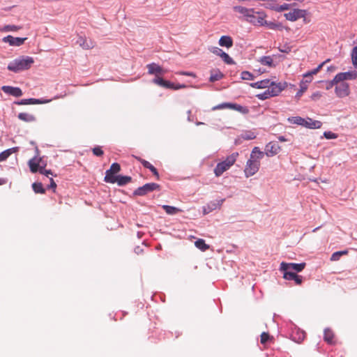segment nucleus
Masks as SVG:
<instances>
[{
  "instance_id": "obj_38",
  "label": "nucleus",
  "mask_w": 357,
  "mask_h": 357,
  "mask_svg": "<svg viewBox=\"0 0 357 357\" xmlns=\"http://www.w3.org/2000/svg\"><path fill=\"white\" fill-rule=\"evenodd\" d=\"M352 63L357 68V47H354L351 52Z\"/></svg>"
},
{
  "instance_id": "obj_49",
  "label": "nucleus",
  "mask_w": 357,
  "mask_h": 357,
  "mask_svg": "<svg viewBox=\"0 0 357 357\" xmlns=\"http://www.w3.org/2000/svg\"><path fill=\"white\" fill-rule=\"evenodd\" d=\"M46 165V164H43V166L40 167V169H39V172L42 174H44L47 176H48L50 174V175H52V172L51 170H46L44 169L45 166Z\"/></svg>"
},
{
  "instance_id": "obj_23",
  "label": "nucleus",
  "mask_w": 357,
  "mask_h": 357,
  "mask_svg": "<svg viewBox=\"0 0 357 357\" xmlns=\"http://www.w3.org/2000/svg\"><path fill=\"white\" fill-rule=\"evenodd\" d=\"M271 84V80L268 79L258 81L254 83H251L250 86L256 89H268Z\"/></svg>"
},
{
  "instance_id": "obj_6",
  "label": "nucleus",
  "mask_w": 357,
  "mask_h": 357,
  "mask_svg": "<svg viewBox=\"0 0 357 357\" xmlns=\"http://www.w3.org/2000/svg\"><path fill=\"white\" fill-rule=\"evenodd\" d=\"M160 185L155 183H149L144 185L142 187L138 188L134 192V195L137 196H144L150 192H153L155 190H158Z\"/></svg>"
},
{
  "instance_id": "obj_46",
  "label": "nucleus",
  "mask_w": 357,
  "mask_h": 357,
  "mask_svg": "<svg viewBox=\"0 0 357 357\" xmlns=\"http://www.w3.org/2000/svg\"><path fill=\"white\" fill-rule=\"evenodd\" d=\"M241 78L245 80H251L253 79V75L248 71H243L241 73Z\"/></svg>"
},
{
  "instance_id": "obj_7",
  "label": "nucleus",
  "mask_w": 357,
  "mask_h": 357,
  "mask_svg": "<svg viewBox=\"0 0 357 357\" xmlns=\"http://www.w3.org/2000/svg\"><path fill=\"white\" fill-rule=\"evenodd\" d=\"M287 86L286 82L275 83L271 81V84L268 87L270 94L272 97L278 96Z\"/></svg>"
},
{
  "instance_id": "obj_9",
  "label": "nucleus",
  "mask_w": 357,
  "mask_h": 357,
  "mask_svg": "<svg viewBox=\"0 0 357 357\" xmlns=\"http://www.w3.org/2000/svg\"><path fill=\"white\" fill-rule=\"evenodd\" d=\"M335 92L337 97L344 98L349 94V86L346 82H342L335 85Z\"/></svg>"
},
{
  "instance_id": "obj_12",
  "label": "nucleus",
  "mask_w": 357,
  "mask_h": 357,
  "mask_svg": "<svg viewBox=\"0 0 357 357\" xmlns=\"http://www.w3.org/2000/svg\"><path fill=\"white\" fill-rule=\"evenodd\" d=\"M43 164H45L42 158L34 157L29 161V166L30 168V171L32 173H36L39 172V169Z\"/></svg>"
},
{
  "instance_id": "obj_34",
  "label": "nucleus",
  "mask_w": 357,
  "mask_h": 357,
  "mask_svg": "<svg viewBox=\"0 0 357 357\" xmlns=\"http://www.w3.org/2000/svg\"><path fill=\"white\" fill-rule=\"evenodd\" d=\"M344 74L345 75L346 80H352L356 79L357 78V72L355 70L346 72L344 73Z\"/></svg>"
},
{
  "instance_id": "obj_37",
  "label": "nucleus",
  "mask_w": 357,
  "mask_h": 357,
  "mask_svg": "<svg viewBox=\"0 0 357 357\" xmlns=\"http://www.w3.org/2000/svg\"><path fill=\"white\" fill-rule=\"evenodd\" d=\"M256 97L258 98L259 100H264L268 99L269 98H271L272 96H271L269 91H268V89H266L263 93L257 94Z\"/></svg>"
},
{
  "instance_id": "obj_40",
  "label": "nucleus",
  "mask_w": 357,
  "mask_h": 357,
  "mask_svg": "<svg viewBox=\"0 0 357 357\" xmlns=\"http://www.w3.org/2000/svg\"><path fill=\"white\" fill-rule=\"evenodd\" d=\"M307 86L306 84H303V83L301 82L300 83V89L296 93V97L297 98H300L301 96L303 95V93L307 89Z\"/></svg>"
},
{
  "instance_id": "obj_30",
  "label": "nucleus",
  "mask_w": 357,
  "mask_h": 357,
  "mask_svg": "<svg viewBox=\"0 0 357 357\" xmlns=\"http://www.w3.org/2000/svg\"><path fill=\"white\" fill-rule=\"evenodd\" d=\"M195 246L200 249L202 251H205L208 249L209 246L206 244L205 241L203 239H198L195 242Z\"/></svg>"
},
{
  "instance_id": "obj_51",
  "label": "nucleus",
  "mask_w": 357,
  "mask_h": 357,
  "mask_svg": "<svg viewBox=\"0 0 357 357\" xmlns=\"http://www.w3.org/2000/svg\"><path fill=\"white\" fill-rule=\"evenodd\" d=\"M163 79L161 77L155 76V77L153 79V82L158 86H162L163 83Z\"/></svg>"
},
{
  "instance_id": "obj_2",
  "label": "nucleus",
  "mask_w": 357,
  "mask_h": 357,
  "mask_svg": "<svg viewBox=\"0 0 357 357\" xmlns=\"http://www.w3.org/2000/svg\"><path fill=\"white\" fill-rule=\"evenodd\" d=\"M264 153L261 151L258 147H255L250 154V158L248 160L244 172L246 177L255 174L260 167V160L263 158Z\"/></svg>"
},
{
  "instance_id": "obj_58",
  "label": "nucleus",
  "mask_w": 357,
  "mask_h": 357,
  "mask_svg": "<svg viewBox=\"0 0 357 357\" xmlns=\"http://www.w3.org/2000/svg\"><path fill=\"white\" fill-rule=\"evenodd\" d=\"M324 135H325V137L327 139H335V138H336V135L334 133H332L331 132H325Z\"/></svg>"
},
{
  "instance_id": "obj_63",
  "label": "nucleus",
  "mask_w": 357,
  "mask_h": 357,
  "mask_svg": "<svg viewBox=\"0 0 357 357\" xmlns=\"http://www.w3.org/2000/svg\"><path fill=\"white\" fill-rule=\"evenodd\" d=\"M318 73L317 70L314 68L312 70L306 73V74H310V76L312 77L313 75H317Z\"/></svg>"
},
{
  "instance_id": "obj_27",
  "label": "nucleus",
  "mask_w": 357,
  "mask_h": 357,
  "mask_svg": "<svg viewBox=\"0 0 357 357\" xmlns=\"http://www.w3.org/2000/svg\"><path fill=\"white\" fill-rule=\"evenodd\" d=\"M223 77H224V75L219 70H212L211 72V76H210L209 80L211 82H214L215 81H218V80L221 79Z\"/></svg>"
},
{
  "instance_id": "obj_61",
  "label": "nucleus",
  "mask_w": 357,
  "mask_h": 357,
  "mask_svg": "<svg viewBox=\"0 0 357 357\" xmlns=\"http://www.w3.org/2000/svg\"><path fill=\"white\" fill-rule=\"evenodd\" d=\"M178 74L187 75V76H190V77H195V75L192 72H180V73H178Z\"/></svg>"
},
{
  "instance_id": "obj_4",
  "label": "nucleus",
  "mask_w": 357,
  "mask_h": 357,
  "mask_svg": "<svg viewBox=\"0 0 357 357\" xmlns=\"http://www.w3.org/2000/svg\"><path fill=\"white\" fill-rule=\"evenodd\" d=\"M238 156V153L237 152L233 153L230 155L227 156L224 161L218 163L214 169L215 175L218 177L220 176L235 163Z\"/></svg>"
},
{
  "instance_id": "obj_15",
  "label": "nucleus",
  "mask_w": 357,
  "mask_h": 357,
  "mask_svg": "<svg viewBox=\"0 0 357 357\" xmlns=\"http://www.w3.org/2000/svg\"><path fill=\"white\" fill-rule=\"evenodd\" d=\"M146 68H148L149 74L155 75V76H158V75H164L167 72V70L162 69L160 66L155 63L148 64Z\"/></svg>"
},
{
  "instance_id": "obj_5",
  "label": "nucleus",
  "mask_w": 357,
  "mask_h": 357,
  "mask_svg": "<svg viewBox=\"0 0 357 357\" xmlns=\"http://www.w3.org/2000/svg\"><path fill=\"white\" fill-rule=\"evenodd\" d=\"M306 264L305 262L301 264L296 263H286L282 262L280 264V271H294L295 273L301 272L305 267Z\"/></svg>"
},
{
  "instance_id": "obj_8",
  "label": "nucleus",
  "mask_w": 357,
  "mask_h": 357,
  "mask_svg": "<svg viewBox=\"0 0 357 357\" xmlns=\"http://www.w3.org/2000/svg\"><path fill=\"white\" fill-rule=\"evenodd\" d=\"M121 170V166L119 163L114 162L113 163L110 168L106 171L105 181L107 183H109V179H115L117 176L115 174L119 173Z\"/></svg>"
},
{
  "instance_id": "obj_19",
  "label": "nucleus",
  "mask_w": 357,
  "mask_h": 357,
  "mask_svg": "<svg viewBox=\"0 0 357 357\" xmlns=\"http://www.w3.org/2000/svg\"><path fill=\"white\" fill-rule=\"evenodd\" d=\"M110 183H116L119 185L122 186L125 185L127 183H130L132 181V178L129 176H121L119 175L116 177L115 179H109Z\"/></svg>"
},
{
  "instance_id": "obj_48",
  "label": "nucleus",
  "mask_w": 357,
  "mask_h": 357,
  "mask_svg": "<svg viewBox=\"0 0 357 357\" xmlns=\"http://www.w3.org/2000/svg\"><path fill=\"white\" fill-rule=\"evenodd\" d=\"M135 158L138 161H139L145 168L149 169L152 165L149 162H148V161H146V160H144V159H142L141 158H139V157H137V156H135Z\"/></svg>"
},
{
  "instance_id": "obj_16",
  "label": "nucleus",
  "mask_w": 357,
  "mask_h": 357,
  "mask_svg": "<svg viewBox=\"0 0 357 357\" xmlns=\"http://www.w3.org/2000/svg\"><path fill=\"white\" fill-rule=\"evenodd\" d=\"M51 101L49 99H36V98H29V99H23L20 101L15 102L17 105H38V104H46Z\"/></svg>"
},
{
  "instance_id": "obj_3",
  "label": "nucleus",
  "mask_w": 357,
  "mask_h": 357,
  "mask_svg": "<svg viewBox=\"0 0 357 357\" xmlns=\"http://www.w3.org/2000/svg\"><path fill=\"white\" fill-rule=\"evenodd\" d=\"M33 63L34 60L32 57L22 56L10 62L8 66V69L10 71L17 73L29 69Z\"/></svg>"
},
{
  "instance_id": "obj_42",
  "label": "nucleus",
  "mask_w": 357,
  "mask_h": 357,
  "mask_svg": "<svg viewBox=\"0 0 357 357\" xmlns=\"http://www.w3.org/2000/svg\"><path fill=\"white\" fill-rule=\"evenodd\" d=\"M229 107H230V102H223L222 104L214 106L212 108V109L217 110V109H229Z\"/></svg>"
},
{
  "instance_id": "obj_55",
  "label": "nucleus",
  "mask_w": 357,
  "mask_h": 357,
  "mask_svg": "<svg viewBox=\"0 0 357 357\" xmlns=\"http://www.w3.org/2000/svg\"><path fill=\"white\" fill-rule=\"evenodd\" d=\"M149 169L154 174V176H155L157 180H159L160 176L156 168L151 165Z\"/></svg>"
},
{
  "instance_id": "obj_24",
  "label": "nucleus",
  "mask_w": 357,
  "mask_h": 357,
  "mask_svg": "<svg viewBox=\"0 0 357 357\" xmlns=\"http://www.w3.org/2000/svg\"><path fill=\"white\" fill-rule=\"evenodd\" d=\"M259 62L263 66H267L270 68H273L275 65L273 63V59L271 56H264L259 58Z\"/></svg>"
},
{
  "instance_id": "obj_56",
  "label": "nucleus",
  "mask_w": 357,
  "mask_h": 357,
  "mask_svg": "<svg viewBox=\"0 0 357 357\" xmlns=\"http://www.w3.org/2000/svg\"><path fill=\"white\" fill-rule=\"evenodd\" d=\"M213 54L220 56V55L222 54V52H224L222 51V50H221L220 48H218V47H213V50L211 51Z\"/></svg>"
},
{
  "instance_id": "obj_44",
  "label": "nucleus",
  "mask_w": 357,
  "mask_h": 357,
  "mask_svg": "<svg viewBox=\"0 0 357 357\" xmlns=\"http://www.w3.org/2000/svg\"><path fill=\"white\" fill-rule=\"evenodd\" d=\"M303 79L301 80V82L303 84H306V86H308V84L310 83L312 81V77L310 76V74L305 73L303 75Z\"/></svg>"
},
{
  "instance_id": "obj_41",
  "label": "nucleus",
  "mask_w": 357,
  "mask_h": 357,
  "mask_svg": "<svg viewBox=\"0 0 357 357\" xmlns=\"http://www.w3.org/2000/svg\"><path fill=\"white\" fill-rule=\"evenodd\" d=\"M278 50L280 52H283V53H289L291 52V46H289V44L287 43H285L283 45H280L278 47Z\"/></svg>"
},
{
  "instance_id": "obj_26",
  "label": "nucleus",
  "mask_w": 357,
  "mask_h": 357,
  "mask_svg": "<svg viewBox=\"0 0 357 357\" xmlns=\"http://www.w3.org/2000/svg\"><path fill=\"white\" fill-rule=\"evenodd\" d=\"M18 148L14 147L8 149L0 153V162L6 160L12 153L17 151Z\"/></svg>"
},
{
  "instance_id": "obj_59",
  "label": "nucleus",
  "mask_w": 357,
  "mask_h": 357,
  "mask_svg": "<svg viewBox=\"0 0 357 357\" xmlns=\"http://www.w3.org/2000/svg\"><path fill=\"white\" fill-rule=\"evenodd\" d=\"M243 138L245 139H248V140L253 139L255 138V135L253 133H248V134L244 135Z\"/></svg>"
},
{
  "instance_id": "obj_43",
  "label": "nucleus",
  "mask_w": 357,
  "mask_h": 357,
  "mask_svg": "<svg viewBox=\"0 0 357 357\" xmlns=\"http://www.w3.org/2000/svg\"><path fill=\"white\" fill-rule=\"evenodd\" d=\"M270 338L271 337L268 333L263 332L260 336V342L261 344H264L270 340Z\"/></svg>"
},
{
  "instance_id": "obj_13",
  "label": "nucleus",
  "mask_w": 357,
  "mask_h": 357,
  "mask_svg": "<svg viewBox=\"0 0 357 357\" xmlns=\"http://www.w3.org/2000/svg\"><path fill=\"white\" fill-rule=\"evenodd\" d=\"M280 149L277 142H269L265 147V153L267 156H273L276 155Z\"/></svg>"
},
{
  "instance_id": "obj_10",
  "label": "nucleus",
  "mask_w": 357,
  "mask_h": 357,
  "mask_svg": "<svg viewBox=\"0 0 357 357\" xmlns=\"http://www.w3.org/2000/svg\"><path fill=\"white\" fill-rule=\"evenodd\" d=\"M305 10L301 9H294L284 14V17L287 20L294 22L300 18L305 17Z\"/></svg>"
},
{
  "instance_id": "obj_50",
  "label": "nucleus",
  "mask_w": 357,
  "mask_h": 357,
  "mask_svg": "<svg viewBox=\"0 0 357 357\" xmlns=\"http://www.w3.org/2000/svg\"><path fill=\"white\" fill-rule=\"evenodd\" d=\"M321 97L322 93L319 91H316L311 95L310 98L314 101H317L319 100Z\"/></svg>"
},
{
  "instance_id": "obj_60",
  "label": "nucleus",
  "mask_w": 357,
  "mask_h": 357,
  "mask_svg": "<svg viewBox=\"0 0 357 357\" xmlns=\"http://www.w3.org/2000/svg\"><path fill=\"white\" fill-rule=\"evenodd\" d=\"M50 184L48 186V188H52L53 190H55V188H56V183L54 182V181L52 178H50Z\"/></svg>"
},
{
  "instance_id": "obj_29",
  "label": "nucleus",
  "mask_w": 357,
  "mask_h": 357,
  "mask_svg": "<svg viewBox=\"0 0 357 357\" xmlns=\"http://www.w3.org/2000/svg\"><path fill=\"white\" fill-rule=\"evenodd\" d=\"M348 255V250H342V251H337L332 254L331 257V261H336L340 260V257L343 255Z\"/></svg>"
},
{
  "instance_id": "obj_25",
  "label": "nucleus",
  "mask_w": 357,
  "mask_h": 357,
  "mask_svg": "<svg viewBox=\"0 0 357 357\" xmlns=\"http://www.w3.org/2000/svg\"><path fill=\"white\" fill-rule=\"evenodd\" d=\"M322 123L319 121L312 120V119H307L305 120V126L311 129L320 128Z\"/></svg>"
},
{
  "instance_id": "obj_36",
  "label": "nucleus",
  "mask_w": 357,
  "mask_h": 357,
  "mask_svg": "<svg viewBox=\"0 0 357 357\" xmlns=\"http://www.w3.org/2000/svg\"><path fill=\"white\" fill-rule=\"evenodd\" d=\"M334 82H335L336 85L337 84H340L343 82L345 79V75L344 73H340L337 74L335 77L333 78Z\"/></svg>"
},
{
  "instance_id": "obj_47",
  "label": "nucleus",
  "mask_w": 357,
  "mask_h": 357,
  "mask_svg": "<svg viewBox=\"0 0 357 357\" xmlns=\"http://www.w3.org/2000/svg\"><path fill=\"white\" fill-rule=\"evenodd\" d=\"M93 153L96 156H102L104 153L101 147L96 146L92 149Z\"/></svg>"
},
{
  "instance_id": "obj_52",
  "label": "nucleus",
  "mask_w": 357,
  "mask_h": 357,
  "mask_svg": "<svg viewBox=\"0 0 357 357\" xmlns=\"http://www.w3.org/2000/svg\"><path fill=\"white\" fill-rule=\"evenodd\" d=\"M268 3L266 5V8L273 9V10H277V7L275 6V1L273 0H268Z\"/></svg>"
},
{
  "instance_id": "obj_53",
  "label": "nucleus",
  "mask_w": 357,
  "mask_h": 357,
  "mask_svg": "<svg viewBox=\"0 0 357 357\" xmlns=\"http://www.w3.org/2000/svg\"><path fill=\"white\" fill-rule=\"evenodd\" d=\"M162 87L167 88V89H173L174 84L171 83L169 81L163 80Z\"/></svg>"
},
{
  "instance_id": "obj_1",
  "label": "nucleus",
  "mask_w": 357,
  "mask_h": 357,
  "mask_svg": "<svg viewBox=\"0 0 357 357\" xmlns=\"http://www.w3.org/2000/svg\"><path fill=\"white\" fill-rule=\"evenodd\" d=\"M234 10L244 17L245 20L255 26H264L267 15L264 11H256L253 8H248L237 6L233 8Z\"/></svg>"
},
{
  "instance_id": "obj_28",
  "label": "nucleus",
  "mask_w": 357,
  "mask_h": 357,
  "mask_svg": "<svg viewBox=\"0 0 357 357\" xmlns=\"http://www.w3.org/2000/svg\"><path fill=\"white\" fill-rule=\"evenodd\" d=\"M334 333L333 332L328 328L324 330V339L326 342L329 344H332L333 342Z\"/></svg>"
},
{
  "instance_id": "obj_32",
  "label": "nucleus",
  "mask_w": 357,
  "mask_h": 357,
  "mask_svg": "<svg viewBox=\"0 0 357 357\" xmlns=\"http://www.w3.org/2000/svg\"><path fill=\"white\" fill-rule=\"evenodd\" d=\"M162 208H164V210L165 211V212L167 213L170 214V215L177 213L178 212L180 211V210L178 208H177L174 206L164 205L162 206Z\"/></svg>"
},
{
  "instance_id": "obj_18",
  "label": "nucleus",
  "mask_w": 357,
  "mask_h": 357,
  "mask_svg": "<svg viewBox=\"0 0 357 357\" xmlns=\"http://www.w3.org/2000/svg\"><path fill=\"white\" fill-rule=\"evenodd\" d=\"M77 43L84 50L92 49L95 46V43L92 40H88L82 36L79 37Z\"/></svg>"
},
{
  "instance_id": "obj_17",
  "label": "nucleus",
  "mask_w": 357,
  "mask_h": 357,
  "mask_svg": "<svg viewBox=\"0 0 357 357\" xmlns=\"http://www.w3.org/2000/svg\"><path fill=\"white\" fill-rule=\"evenodd\" d=\"M1 90L10 96L14 97H20L22 95V91L19 87H14L10 86H3Z\"/></svg>"
},
{
  "instance_id": "obj_45",
  "label": "nucleus",
  "mask_w": 357,
  "mask_h": 357,
  "mask_svg": "<svg viewBox=\"0 0 357 357\" xmlns=\"http://www.w3.org/2000/svg\"><path fill=\"white\" fill-rule=\"evenodd\" d=\"M21 29L20 26H17L15 25H7L3 28V31H15L20 30Z\"/></svg>"
},
{
  "instance_id": "obj_39",
  "label": "nucleus",
  "mask_w": 357,
  "mask_h": 357,
  "mask_svg": "<svg viewBox=\"0 0 357 357\" xmlns=\"http://www.w3.org/2000/svg\"><path fill=\"white\" fill-rule=\"evenodd\" d=\"M289 121L291 123H296L298 125H303V126L305 125V119H304L300 116L293 117L291 119H289Z\"/></svg>"
},
{
  "instance_id": "obj_21",
  "label": "nucleus",
  "mask_w": 357,
  "mask_h": 357,
  "mask_svg": "<svg viewBox=\"0 0 357 357\" xmlns=\"http://www.w3.org/2000/svg\"><path fill=\"white\" fill-rule=\"evenodd\" d=\"M229 109L237 111L243 114H248L250 112V109L248 107L231 102H230Z\"/></svg>"
},
{
  "instance_id": "obj_22",
  "label": "nucleus",
  "mask_w": 357,
  "mask_h": 357,
  "mask_svg": "<svg viewBox=\"0 0 357 357\" xmlns=\"http://www.w3.org/2000/svg\"><path fill=\"white\" fill-rule=\"evenodd\" d=\"M18 119L26 123L33 122L36 120L34 115L26 112H21L17 116Z\"/></svg>"
},
{
  "instance_id": "obj_64",
  "label": "nucleus",
  "mask_w": 357,
  "mask_h": 357,
  "mask_svg": "<svg viewBox=\"0 0 357 357\" xmlns=\"http://www.w3.org/2000/svg\"><path fill=\"white\" fill-rule=\"evenodd\" d=\"M329 61V59L326 60V61H324L322 62L321 63H320L317 68L316 69L317 70L318 72H319L321 70V69L322 68V67L324 66V64L328 62Z\"/></svg>"
},
{
  "instance_id": "obj_31",
  "label": "nucleus",
  "mask_w": 357,
  "mask_h": 357,
  "mask_svg": "<svg viewBox=\"0 0 357 357\" xmlns=\"http://www.w3.org/2000/svg\"><path fill=\"white\" fill-rule=\"evenodd\" d=\"M32 188H33V191L36 193L44 194L45 192V190L43 188V184L41 183H33Z\"/></svg>"
},
{
  "instance_id": "obj_54",
  "label": "nucleus",
  "mask_w": 357,
  "mask_h": 357,
  "mask_svg": "<svg viewBox=\"0 0 357 357\" xmlns=\"http://www.w3.org/2000/svg\"><path fill=\"white\" fill-rule=\"evenodd\" d=\"M336 84L334 82L333 79L331 81H328L326 82V89L329 90L333 88V86H335Z\"/></svg>"
},
{
  "instance_id": "obj_20",
  "label": "nucleus",
  "mask_w": 357,
  "mask_h": 357,
  "mask_svg": "<svg viewBox=\"0 0 357 357\" xmlns=\"http://www.w3.org/2000/svg\"><path fill=\"white\" fill-rule=\"evenodd\" d=\"M218 43L221 47H226L227 48L231 47L234 44L233 39L229 36H222L220 37Z\"/></svg>"
},
{
  "instance_id": "obj_33",
  "label": "nucleus",
  "mask_w": 357,
  "mask_h": 357,
  "mask_svg": "<svg viewBox=\"0 0 357 357\" xmlns=\"http://www.w3.org/2000/svg\"><path fill=\"white\" fill-rule=\"evenodd\" d=\"M264 26H267L270 29H280L282 28V25L280 24H276L272 22H268L266 20V24H264Z\"/></svg>"
},
{
  "instance_id": "obj_35",
  "label": "nucleus",
  "mask_w": 357,
  "mask_h": 357,
  "mask_svg": "<svg viewBox=\"0 0 357 357\" xmlns=\"http://www.w3.org/2000/svg\"><path fill=\"white\" fill-rule=\"evenodd\" d=\"M227 64L234 63V60L226 52H222L220 56Z\"/></svg>"
},
{
  "instance_id": "obj_62",
  "label": "nucleus",
  "mask_w": 357,
  "mask_h": 357,
  "mask_svg": "<svg viewBox=\"0 0 357 357\" xmlns=\"http://www.w3.org/2000/svg\"><path fill=\"white\" fill-rule=\"evenodd\" d=\"M223 202H224V199H222L220 201V203H218V204H212L211 209H215L218 207L220 208V206L222 205V204L223 203Z\"/></svg>"
},
{
  "instance_id": "obj_14",
  "label": "nucleus",
  "mask_w": 357,
  "mask_h": 357,
  "mask_svg": "<svg viewBox=\"0 0 357 357\" xmlns=\"http://www.w3.org/2000/svg\"><path fill=\"white\" fill-rule=\"evenodd\" d=\"M26 40V38H19V37H13L12 36H8L3 38V41L5 43H9L10 45L12 46H20L24 44V41Z\"/></svg>"
},
{
  "instance_id": "obj_57",
  "label": "nucleus",
  "mask_w": 357,
  "mask_h": 357,
  "mask_svg": "<svg viewBox=\"0 0 357 357\" xmlns=\"http://www.w3.org/2000/svg\"><path fill=\"white\" fill-rule=\"evenodd\" d=\"M289 9V5L287 4V3H284L283 5L280 6L279 8L277 7V10L278 11H282V10H288Z\"/></svg>"
},
{
  "instance_id": "obj_11",
  "label": "nucleus",
  "mask_w": 357,
  "mask_h": 357,
  "mask_svg": "<svg viewBox=\"0 0 357 357\" xmlns=\"http://www.w3.org/2000/svg\"><path fill=\"white\" fill-rule=\"evenodd\" d=\"M283 273V278L287 280H294L295 284L301 285L303 283V278L298 275L294 271H282Z\"/></svg>"
}]
</instances>
